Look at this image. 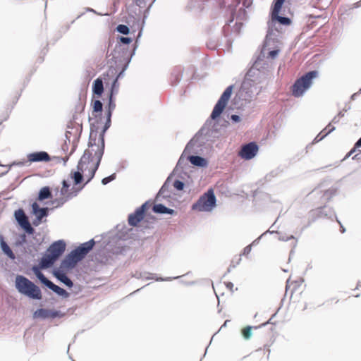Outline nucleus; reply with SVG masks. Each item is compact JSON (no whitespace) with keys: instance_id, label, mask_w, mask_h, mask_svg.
Wrapping results in <instances>:
<instances>
[{"instance_id":"obj_1","label":"nucleus","mask_w":361,"mask_h":361,"mask_svg":"<svg viewBox=\"0 0 361 361\" xmlns=\"http://www.w3.org/2000/svg\"><path fill=\"white\" fill-rule=\"evenodd\" d=\"M131 37H118L117 42L114 49L106 53L107 64L109 70L104 73V78L114 77L107 92L116 94L119 90V79L124 77L125 72L128 69L133 57L138 48L137 42L132 44Z\"/></svg>"},{"instance_id":"obj_14","label":"nucleus","mask_w":361,"mask_h":361,"mask_svg":"<svg viewBox=\"0 0 361 361\" xmlns=\"http://www.w3.org/2000/svg\"><path fill=\"white\" fill-rule=\"evenodd\" d=\"M277 23H279V25L288 26L292 23V20L288 16H280V14L273 15L271 16V20L267 23L268 29L264 39L265 47L269 46L270 41L272 39L271 36L274 35V31H276L280 34L279 27L276 26Z\"/></svg>"},{"instance_id":"obj_33","label":"nucleus","mask_w":361,"mask_h":361,"mask_svg":"<svg viewBox=\"0 0 361 361\" xmlns=\"http://www.w3.org/2000/svg\"><path fill=\"white\" fill-rule=\"evenodd\" d=\"M173 179L180 180V181L185 182L187 185H190L192 186L194 185L193 178L188 170H178V172L176 173Z\"/></svg>"},{"instance_id":"obj_48","label":"nucleus","mask_w":361,"mask_h":361,"mask_svg":"<svg viewBox=\"0 0 361 361\" xmlns=\"http://www.w3.org/2000/svg\"><path fill=\"white\" fill-rule=\"evenodd\" d=\"M177 212L171 208L166 207L164 203L159 202V214H166L173 216Z\"/></svg>"},{"instance_id":"obj_46","label":"nucleus","mask_w":361,"mask_h":361,"mask_svg":"<svg viewBox=\"0 0 361 361\" xmlns=\"http://www.w3.org/2000/svg\"><path fill=\"white\" fill-rule=\"evenodd\" d=\"M26 243L27 240L25 233H20L16 238L13 245L16 247H24Z\"/></svg>"},{"instance_id":"obj_37","label":"nucleus","mask_w":361,"mask_h":361,"mask_svg":"<svg viewBox=\"0 0 361 361\" xmlns=\"http://www.w3.org/2000/svg\"><path fill=\"white\" fill-rule=\"evenodd\" d=\"M126 23L127 24H118L116 27V31L118 33L123 35V37H129L128 35L130 33V21L127 20ZM122 37V36L121 35H117L116 37V42H117V37ZM116 44V43H115V44Z\"/></svg>"},{"instance_id":"obj_30","label":"nucleus","mask_w":361,"mask_h":361,"mask_svg":"<svg viewBox=\"0 0 361 361\" xmlns=\"http://www.w3.org/2000/svg\"><path fill=\"white\" fill-rule=\"evenodd\" d=\"M156 0H132V4L128 6L127 11L129 13L133 12L135 6L139 7V14L142 12L141 9L144 8L148 4V9L152 6Z\"/></svg>"},{"instance_id":"obj_61","label":"nucleus","mask_w":361,"mask_h":361,"mask_svg":"<svg viewBox=\"0 0 361 361\" xmlns=\"http://www.w3.org/2000/svg\"><path fill=\"white\" fill-rule=\"evenodd\" d=\"M152 212L158 214V192H157L154 196V204L152 207Z\"/></svg>"},{"instance_id":"obj_9","label":"nucleus","mask_w":361,"mask_h":361,"mask_svg":"<svg viewBox=\"0 0 361 361\" xmlns=\"http://www.w3.org/2000/svg\"><path fill=\"white\" fill-rule=\"evenodd\" d=\"M248 82L243 81L240 90L236 92L234 97L231 100L232 109L243 110L247 104H250L252 97L256 93L254 90L249 89Z\"/></svg>"},{"instance_id":"obj_51","label":"nucleus","mask_w":361,"mask_h":361,"mask_svg":"<svg viewBox=\"0 0 361 361\" xmlns=\"http://www.w3.org/2000/svg\"><path fill=\"white\" fill-rule=\"evenodd\" d=\"M338 188L331 187L328 190H325L324 196L326 197V200L327 202L330 201L331 199L337 194Z\"/></svg>"},{"instance_id":"obj_16","label":"nucleus","mask_w":361,"mask_h":361,"mask_svg":"<svg viewBox=\"0 0 361 361\" xmlns=\"http://www.w3.org/2000/svg\"><path fill=\"white\" fill-rule=\"evenodd\" d=\"M175 175V171H171L161 187L159 188V201L165 200L171 207L176 206L174 203L175 200L171 197V190H169L170 185H173V177Z\"/></svg>"},{"instance_id":"obj_2","label":"nucleus","mask_w":361,"mask_h":361,"mask_svg":"<svg viewBox=\"0 0 361 361\" xmlns=\"http://www.w3.org/2000/svg\"><path fill=\"white\" fill-rule=\"evenodd\" d=\"M217 139L219 138L214 137V135H211L204 128L201 127L186 144L184 150L177 161L176 166L172 171H175V173H177L178 170H188L190 166L187 160V154H190L195 147L199 149H197L196 153L199 151H202L203 148H212L214 143Z\"/></svg>"},{"instance_id":"obj_41","label":"nucleus","mask_w":361,"mask_h":361,"mask_svg":"<svg viewBox=\"0 0 361 361\" xmlns=\"http://www.w3.org/2000/svg\"><path fill=\"white\" fill-rule=\"evenodd\" d=\"M33 319H40L41 320H46L49 317V310L38 307L33 313H32Z\"/></svg>"},{"instance_id":"obj_38","label":"nucleus","mask_w":361,"mask_h":361,"mask_svg":"<svg viewBox=\"0 0 361 361\" xmlns=\"http://www.w3.org/2000/svg\"><path fill=\"white\" fill-rule=\"evenodd\" d=\"M286 0H273L270 8V16L280 14Z\"/></svg>"},{"instance_id":"obj_47","label":"nucleus","mask_w":361,"mask_h":361,"mask_svg":"<svg viewBox=\"0 0 361 361\" xmlns=\"http://www.w3.org/2000/svg\"><path fill=\"white\" fill-rule=\"evenodd\" d=\"M255 326L247 325L241 329V335L245 340L248 341L252 337V329H255Z\"/></svg>"},{"instance_id":"obj_26","label":"nucleus","mask_w":361,"mask_h":361,"mask_svg":"<svg viewBox=\"0 0 361 361\" xmlns=\"http://www.w3.org/2000/svg\"><path fill=\"white\" fill-rule=\"evenodd\" d=\"M52 269V274L57 279V281L65 285L67 288L71 287L73 286V281L64 273V271L61 270V267L58 268L56 266H53Z\"/></svg>"},{"instance_id":"obj_62","label":"nucleus","mask_w":361,"mask_h":361,"mask_svg":"<svg viewBox=\"0 0 361 361\" xmlns=\"http://www.w3.org/2000/svg\"><path fill=\"white\" fill-rule=\"evenodd\" d=\"M336 130V127L331 125V123H329V124L322 130V131L326 134L328 136L330 133L334 132Z\"/></svg>"},{"instance_id":"obj_34","label":"nucleus","mask_w":361,"mask_h":361,"mask_svg":"<svg viewBox=\"0 0 361 361\" xmlns=\"http://www.w3.org/2000/svg\"><path fill=\"white\" fill-rule=\"evenodd\" d=\"M183 74V68L180 66L173 68L171 75V85H177L181 80Z\"/></svg>"},{"instance_id":"obj_36","label":"nucleus","mask_w":361,"mask_h":361,"mask_svg":"<svg viewBox=\"0 0 361 361\" xmlns=\"http://www.w3.org/2000/svg\"><path fill=\"white\" fill-rule=\"evenodd\" d=\"M173 187L178 192H187L188 194H190L193 186L187 185V183L180 181V180L173 179Z\"/></svg>"},{"instance_id":"obj_17","label":"nucleus","mask_w":361,"mask_h":361,"mask_svg":"<svg viewBox=\"0 0 361 361\" xmlns=\"http://www.w3.org/2000/svg\"><path fill=\"white\" fill-rule=\"evenodd\" d=\"M82 259L75 247L66 254L64 258L60 262V267L66 271H70L73 269L75 264L82 260Z\"/></svg>"},{"instance_id":"obj_59","label":"nucleus","mask_w":361,"mask_h":361,"mask_svg":"<svg viewBox=\"0 0 361 361\" xmlns=\"http://www.w3.org/2000/svg\"><path fill=\"white\" fill-rule=\"evenodd\" d=\"M68 288L71 290L72 293L78 295V293L82 292L83 287L80 284H74L73 283V286L71 287H69Z\"/></svg>"},{"instance_id":"obj_50","label":"nucleus","mask_w":361,"mask_h":361,"mask_svg":"<svg viewBox=\"0 0 361 361\" xmlns=\"http://www.w3.org/2000/svg\"><path fill=\"white\" fill-rule=\"evenodd\" d=\"M71 180L69 177L67 179H63L61 181V189L60 190V195H63L64 194H66L69 192L70 191H68L69 190V188L71 186Z\"/></svg>"},{"instance_id":"obj_12","label":"nucleus","mask_w":361,"mask_h":361,"mask_svg":"<svg viewBox=\"0 0 361 361\" xmlns=\"http://www.w3.org/2000/svg\"><path fill=\"white\" fill-rule=\"evenodd\" d=\"M66 245L63 239L55 240L49 245L43 256V261L45 262L47 267L54 265V261L64 252Z\"/></svg>"},{"instance_id":"obj_63","label":"nucleus","mask_w":361,"mask_h":361,"mask_svg":"<svg viewBox=\"0 0 361 361\" xmlns=\"http://www.w3.org/2000/svg\"><path fill=\"white\" fill-rule=\"evenodd\" d=\"M229 119L231 120L232 123L236 124V123H240L241 121L242 118H241L240 115L235 114H231L229 116Z\"/></svg>"},{"instance_id":"obj_52","label":"nucleus","mask_w":361,"mask_h":361,"mask_svg":"<svg viewBox=\"0 0 361 361\" xmlns=\"http://www.w3.org/2000/svg\"><path fill=\"white\" fill-rule=\"evenodd\" d=\"M326 137V134H325L322 130L319 133L316 137L313 139L312 142H310L308 145H307L306 148L308 149L312 145L318 143L319 142L323 140Z\"/></svg>"},{"instance_id":"obj_20","label":"nucleus","mask_w":361,"mask_h":361,"mask_svg":"<svg viewBox=\"0 0 361 361\" xmlns=\"http://www.w3.org/2000/svg\"><path fill=\"white\" fill-rule=\"evenodd\" d=\"M28 165L32 163L49 162L51 161V157L46 151H35L27 154Z\"/></svg>"},{"instance_id":"obj_25","label":"nucleus","mask_w":361,"mask_h":361,"mask_svg":"<svg viewBox=\"0 0 361 361\" xmlns=\"http://www.w3.org/2000/svg\"><path fill=\"white\" fill-rule=\"evenodd\" d=\"M187 160L195 167L199 169H206L209 165V160L197 154H189Z\"/></svg>"},{"instance_id":"obj_11","label":"nucleus","mask_w":361,"mask_h":361,"mask_svg":"<svg viewBox=\"0 0 361 361\" xmlns=\"http://www.w3.org/2000/svg\"><path fill=\"white\" fill-rule=\"evenodd\" d=\"M264 57L265 54L264 53V51H262L255 59H252L250 67L245 75L243 80L248 82L249 85L247 87L250 90H254L256 92H257L255 78L260 74V71L262 68V63L264 61Z\"/></svg>"},{"instance_id":"obj_21","label":"nucleus","mask_w":361,"mask_h":361,"mask_svg":"<svg viewBox=\"0 0 361 361\" xmlns=\"http://www.w3.org/2000/svg\"><path fill=\"white\" fill-rule=\"evenodd\" d=\"M0 250L3 255L6 256L8 259L11 260L12 262L16 263V260L18 262H20L21 257L19 256H16L11 247H9L8 243L6 242L5 237L2 233H0Z\"/></svg>"},{"instance_id":"obj_23","label":"nucleus","mask_w":361,"mask_h":361,"mask_svg":"<svg viewBox=\"0 0 361 361\" xmlns=\"http://www.w3.org/2000/svg\"><path fill=\"white\" fill-rule=\"evenodd\" d=\"M98 98L99 97L94 98L92 97L90 102L92 115L97 119L96 123L97 124L101 123L102 121V114L103 111V103Z\"/></svg>"},{"instance_id":"obj_42","label":"nucleus","mask_w":361,"mask_h":361,"mask_svg":"<svg viewBox=\"0 0 361 361\" xmlns=\"http://www.w3.org/2000/svg\"><path fill=\"white\" fill-rule=\"evenodd\" d=\"M50 188L49 186H43L42 187L37 193V200L40 202H42L45 200H47L50 197Z\"/></svg>"},{"instance_id":"obj_6","label":"nucleus","mask_w":361,"mask_h":361,"mask_svg":"<svg viewBox=\"0 0 361 361\" xmlns=\"http://www.w3.org/2000/svg\"><path fill=\"white\" fill-rule=\"evenodd\" d=\"M319 71H309L298 78L291 86L292 94L297 98L302 97L312 87L313 80L319 77Z\"/></svg>"},{"instance_id":"obj_57","label":"nucleus","mask_w":361,"mask_h":361,"mask_svg":"<svg viewBox=\"0 0 361 361\" xmlns=\"http://www.w3.org/2000/svg\"><path fill=\"white\" fill-rule=\"evenodd\" d=\"M114 111V109H109V108L108 109V108L104 107V118H105L104 122L111 123V117H112Z\"/></svg>"},{"instance_id":"obj_3","label":"nucleus","mask_w":361,"mask_h":361,"mask_svg":"<svg viewBox=\"0 0 361 361\" xmlns=\"http://www.w3.org/2000/svg\"><path fill=\"white\" fill-rule=\"evenodd\" d=\"M234 87L235 85L232 84L224 90L215 104L210 116L202 126V128H204L207 132L210 133L211 135H214V137L218 138L222 135L221 128L219 127L221 115L228 104Z\"/></svg>"},{"instance_id":"obj_22","label":"nucleus","mask_w":361,"mask_h":361,"mask_svg":"<svg viewBox=\"0 0 361 361\" xmlns=\"http://www.w3.org/2000/svg\"><path fill=\"white\" fill-rule=\"evenodd\" d=\"M310 215L318 216V219L322 217L329 219H333V217L335 219L337 217L334 209L326 205H324L315 209H312L310 211Z\"/></svg>"},{"instance_id":"obj_56","label":"nucleus","mask_w":361,"mask_h":361,"mask_svg":"<svg viewBox=\"0 0 361 361\" xmlns=\"http://www.w3.org/2000/svg\"><path fill=\"white\" fill-rule=\"evenodd\" d=\"M277 234L279 235V240L281 241L286 242L292 239H295V240H297V239L295 238L293 235H286V233L279 231H277Z\"/></svg>"},{"instance_id":"obj_39","label":"nucleus","mask_w":361,"mask_h":361,"mask_svg":"<svg viewBox=\"0 0 361 361\" xmlns=\"http://www.w3.org/2000/svg\"><path fill=\"white\" fill-rule=\"evenodd\" d=\"M133 276L137 279H142L143 281L154 279V281H158V275L156 274L137 271L133 274Z\"/></svg>"},{"instance_id":"obj_31","label":"nucleus","mask_w":361,"mask_h":361,"mask_svg":"<svg viewBox=\"0 0 361 361\" xmlns=\"http://www.w3.org/2000/svg\"><path fill=\"white\" fill-rule=\"evenodd\" d=\"M271 39H272L270 41L269 44L267 47H265L264 41L263 42V50L262 51H264V50L267 49L268 51L267 53V57L270 59H275L278 57L281 50L278 47H273V48L271 47V45H274L275 43L278 42L277 38H274L271 37Z\"/></svg>"},{"instance_id":"obj_8","label":"nucleus","mask_w":361,"mask_h":361,"mask_svg":"<svg viewBox=\"0 0 361 361\" xmlns=\"http://www.w3.org/2000/svg\"><path fill=\"white\" fill-rule=\"evenodd\" d=\"M93 159L92 152L85 149L78 162L76 169H72L69 173V178L73 181V187L80 185L84 180V171L87 169V164L93 161Z\"/></svg>"},{"instance_id":"obj_35","label":"nucleus","mask_w":361,"mask_h":361,"mask_svg":"<svg viewBox=\"0 0 361 361\" xmlns=\"http://www.w3.org/2000/svg\"><path fill=\"white\" fill-rule=\"evenodd\" d=\"M13 218L18 228L28 221L22 207H19L14 210Z\"/></svg>"},{"instance_id":"obj_49","label":"nucleus","mask_w":361,"mask_h":361,"mask_svg":"<svg viewBox=\"0 0 361 361\" xmlns=\"http://www.w3.org/2000/svg\"><path fill=\"white\" fill-rule=\"evenodd\" d=\"M18 228L23 230V233H25V236L26 235H32L35 233V229L32 227L29 221L19 226Z\"/></svg>"},{"instance_id":"obj_55","label":"nucleus","mask_w":361,"mask_h":361,"mask_svg":"<svg viewBox=\"0 0 361 361\" xmlns=\"http://www.w3.org/2000/svg\"><path fill=\"white\" fill-rule=\"evenodd\" d=\"M85 104L80 101V94L78 96V102L75 106V113L81 114L84 112Z\"/></svg>"},{"instance_id":"obj_53","label":"nucleus","mask_w":361,"mask_h":361,"mask_svg":"<svg viewBox=\"0 0 361 361\" xmlns=\"http://www.w3.org/2000/svg\"><path fill=\"white\" fill-rule=\"evenodd\" d=\"M25 245L26 247H23V252L29 255H32V251L31 248L36 250L35 244L32 240H27V243L25 244Z\"/></svg>"},{"instance_id":"obj_32","label":"nucleus","mask_w":361,"mask_h":361,"mask_svg":"<svg viewBox=\"0 0 361 361\" xmlns=\"http://www.w3.org/2000/svg\"><path fill=\"white\" fill-rule=\"evenodd\" d=\"M96 241L94 240V238H91L86 242L80 243L78 246L75 247V248L81 257L83 258L85 255H86L92 249Z\"/></svg>"},{"instance_id":"obj_64","label":"nucleus","mask_w":361,"mask_h":361,"mask_svg":"<svg viewBox=\"0 0 361 361\" xmlns=\"http://www.w3.org/2000/svg\"><path fill=\"white\" fill-rule=\"evenodd\" d=\"M252 245H248L245 246V247L243 249V250H242V252H241V253H240V257H241V256H245V257H248V256H249V255H250V252L252 251Z\"/></svg>"},{"instance_id":"obj_19","label":"nucleus","mask_w":361,"mask_h":361,"mask_svg":"<svg viewBox=\"0 0 361 361\" xmlns=\"http://www.w3.org/2000/svg\"><path fill=\"white\" fill-rule=\"evenodd\" d=\"M259 147L255 141L245 144L239 152L240 157L245 161L253 159L258 153Z\"/></svg>"},{"instance_id":"obj_60","label":"nucleus","mask_w":361,"mask_h":361,"mask_svg":"<svg viewBox=\"0 0 361 361\" xmlns=\"http://www.w3.org/2000/svg\"><path fill=\"white\" fill-rule=\"evenodd\" d=\"M11 165L13 166H29L27 159H21V160H16L11 162Z\"/></svg>"},{"instance_id":"obj_18","label":"nucleus","mask_w":361,"mask_h":361,"mask_svg":"<svg viewBox=\"0 0 361 361\" xmlns=\"http://www.w3.org/2000/svg\"><path fill=\"white\" fill-rule=\"evenodd\" d=\"M134 13L135 16H133L131 13H130L128 20L130 21V34H134L137 30H139L137 37H130L133 39L132 44H133L134 43L137 42V44L139 45L140 38L142 35L143 25L140 24L139 13H137L135 11Z\"/></svg>"},{"instance_id":"obj_29","label":"nucleus","mask_w":361,"mask_h":361,"mask_svg":"<svg viewBox=\"0 0 361 361\" xmlns=\"http://www.w3.org/2000/svg\"><path fill=\"white\" fill-rule=\"evenodd\" d=\"M104 84L101 76L97 78L92 82L91 87L92 97H99L104 92Z\"/></svg>"},{"instance_id":"obj_24","label":"nucleus","mask_w":361,"mask_h":361,"mask_svg":"<svg viewBox=\"0 0 361 361\" xmlns=\"http://www.w3.org/2000/svg\"><path fill=\"white\" fill-rule=\"evenodd\" d=\"M80 192V190H76L75 187H72L70 192L61 195V197L55 198L50 202L51 204H56L55 206L56 208H59L62 207L67 201L72 199L74 197H76Z\"/></svg>"},{"instance_id":"obj_58","label":"nucleus","mask_w":361,"mask_h":361,"mask_svg":"<svg viewBox=\"0 0 361 361\" xmlns=\"http://www.w3.org/2000/svg\"><path fill=\"white\" fill-rule=\"evenodd\" d=\"M116 178V173H113L111 175H109V176H108L106 177L103 178L102 179V180H101V183L103 185H106L108 183H111V181L114 180Z\"/></svg>"},{"instance_id":"obj_10","label":"nucleus","mask_w":361,"mask_h":361,"mask_svg":"<svg viewBox=\"0 0 361 361\" xmlns=\"http://www.w3.org/2000/svg\"><path fill=\"white\" fill-rule=\"evenodd\" d=\"M216 197L212 188H209L191 206V209L198 212H211L216 207Z\"/></svg>"},{"instance_id":"obj_13","label":"nucleus","mask_w":361,"mask_h":361,"mask_svg":"<svg viewBox=\"0 0 361 361\" xmlns=\"http://www.w3.org/2000/svg\"><path fill=\"white\" fill-rule=\"evenodd\" d=\"M90 136L88 139L87 146L88 147L93 148L97 147V149L94 152V157H96V161L94 163L92 167L90 169L97 171L100 166L104 153L105 146L97 145L96 143V138L98 133V127L95 126L94 123H90Z\"/></svg>"},{"instance_id":"obj_54","label":"nucleus","mask_w":361,"mask_h":361,"mask_svg":"<svg viewBox=\"0 0 361 361\" xmlns=\"http://www.w3.org/2000/svg\"><path fill=\"white\" fill-rule=\"evenodd\" d=\"M64 316V313H63L59 310H49V317H50L52 319L55 318H61Z\"/></svg>"},{"instance_id":"obj_44","label":"nucleus","mask_w":361,"mask_h":361,"mask_svg":"<svg viewBox=\"0 0 361 361\" xmlns=\"http://www.w3.org/2000/svg\"><path fill=\"white\" fill-rule=\"evenodd\" d=\"M96 172L94 170L90 169L86 180L84 182L82 181L80 185L75 186V189L80 190V192L94 178Z\"/></svg>"},{"instance_id":"obj_43","label":"nucleus","mask_w":361,"mask_h":361,"mask_svg":"<svg viewBox=\"0 0 361 361\" xmlns=\"http://www.w3.org/2000/svg\"><path fill=\"white\" fill-rule=\"evenodd\" d=\"M33 273L35 274L37 279L41 283V284L44 286L50 280L47 278L39 269L38 267H35L32 269Z\"/></svg>"},{"instance_id":"obj_45","label":"nucleus","mask_w":361,"mask_h":361,"mask_svg":"<svg viewBox=\"0 0 361 361\" xmlns=\"http://www.w3.org/2000/svg\"><path fill=\"white\" fill-rule=\"evenodd\" d=\"M116 94H113L110 92L106 93V99L107 101L104 104V107L115 109L116 108Z\"/></svg>"},{"instance_id":"obj_4","label":"nucleus","mask_w":361,"mask_h":361,"mask_svg":"<svg viewBox=\"0 0 361 361\" xmlns=\"http://www.w3.org/2000/svg\"><path fill=\"white\" fill-rule=\"evenodd\" d=\"M117 231L109 233L106 240V245L114 247V253L116 255H124L129 249L125 241L131 237L133 229L129 228L126 224H118L116 226Z\"/></svg>"},{"instance_id":"obj_27","label":"nucleus","mask_w":361,"mask_h":361,"mask_svg":"<svg viewBox=\"0 0 361 361\" xmlns=\"http://www.w3.org/2000/svg\"><path fill=\"white\" fill-rule=\"evenodd\" d=\"M78 114L74 112V114L72 116V118L67 125V128L75 130L73 133L75 135V139L77 140V141L78 142L82 134V126L81 123L79 124L77 122V120L78 119Z\"/></svg>"},{"instance_id":"obj_15","label":"nucleus","mask_w":361,"mask_h":361,"mask_svg":"<svg viewBox=\"0 0 361 361\" xmlns=\"http://www.w3.org/2000/svg\"><path fill=\"white\" fill-rule=\"evenodd\" d=\"M30 214L34 216L32 220V225L35 227L39 226L41 224L46 222V218L49 215V212L54 208L47 207H40L36 202L30 203Z\"/></svg>"},{"instance_id":"obj_28","label":"nucleus","mask_w":361,"mask_h":361,"mask_svg":"<svg viewBox=\"0 0 361 361\" xmlns=\"http://www.w3.org/2000/svg\"><path fill=\"white\" fill-rule=\"evenodd\" d=\"M45 288L51 290L56 295L61 299H68L71 293L66 291L64 288L55 284L52 281L49 280V282L44 286Z\"/></svg>"},{"instance_id":"obj_40","label":"nucleus","mask_w":361,"mask_h":361,"mask_svg":"<svg viewBox=\"0 0 361 361\" xmlns=\"http://www.w3.org/2000/svg\"><path fill=\"white\" fill-rule=\"evenodd\" d=\"M111 123L104 122L98 135L97 145L105 146V135L110 128Z\"/></svg>"},{"instance_id":"obj_5","label":"nucleus","mask_w":361,"mask_h":361,"mask_svg":"<svg viewBox=\"0 0 361 361\" xmlns=\"http://www.w3.org/2000/svg\"><path fill=\"white\" fill-rule=\"evenodd\" d=\"M14 287L17 292L32 300H41L42 293L40 288L23 274H16Z\"/></svg>"},{"instance_id":"obj_7","label":"nucleus","mask_w":361,"mask_h":361,"mask_svg":"<svg viewBox=\"0 0 361 361\" xmlns=\"http://www.w3.org/2000/svg\"><path fill=\"white\" fill-rule=\"evenodd\" d=\"M151 202V200L145 201L140 206L137 207L133 212L129 214L128 218L129 226H136L139 223L144 221L147 224V226L149 227V224L157 221L156 216L149 212V204Z\"/></svg>"}]
</instances>
